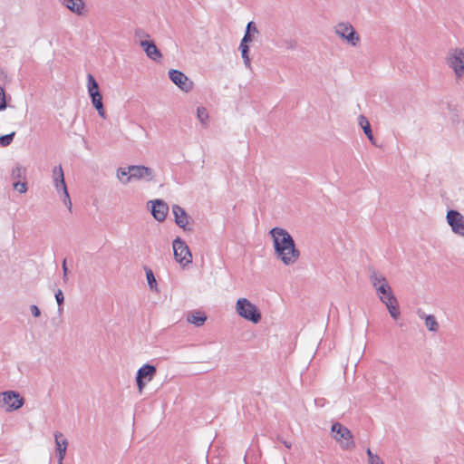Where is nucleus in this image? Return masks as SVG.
Returning a JSON list of instances; mask_svg holds the SVG:
<instances>
[{"label":"nucleus","instance_id":"obj_1","mask_svg":"<svg viewBox=\"0 0 464 464\" xmlns=\"http://www.w3.org/2000/svg\"><path fill=\"white\" fill-rule=\"evenodd\" d=\"M273 239V246L276 257L285 266L295 264L299 256L300 251L295 247L292 236L282 227H274L269 231Z\"/></svg>","mask_w":464,"mask_h":464},{"label":"nucleus","instance_id":"obj_2","mask_svg":"<svg viewBox=\"0 0 464 464\" xmlns=\"http://www.w3.org/2000/svg\"><path fill=\"white\" fill-rule=\"evenodd\" d=\"M445 63L453 72L456 81L464 78V47L450 48L446 54Z\"/></svg>","mask_w":464,"mask_h":464},{"label":"nucleus","instance_id":"obj_3","mask_svg":"<svg viewBox=\"0 0 464 464\" xmlns=\"http://www.w3.org/2000/svg\"><path fill=\"white\" fill-rule=\"evenodd\" d=\"M331 433L342 450H352L355 448L353 433L342 423L334 422L331 427Z\"/></svg>","mask_w":464,"mask_h":464},{"label":"nucleus","instance_id":"obj_4","mask_svg":"<svg viewBox=\"0 0 464 464\" xmlns=\"http://www.w3.org/2000/svg\"><path fill=\"white\" fill-rule=\"evenodd\" d=\"M370 281L382 304L395 297L387 279L382 274L372 270L370 274Z\"/></svg>","mask_w":464,"mask_h":464},{"label":"nucleus","instance_id":"obj_5","mask_svg":"<svg viewBox=\"0 0 464 464\" xmlns=\"http://www.w3.org/2000/svg\"><path fill=\"white\" fill-rule=\"evenodd\" d=\"M235 308L240 317L253 324H258L262 318L258 308L246 298H238Z\"/></svg>","mask_w":464,"mask_h":464},{"label":"nucleus","instance_id":"obj_6","mask_svg":"<svg viewBox=\"0 0 464 464\" xmlns=\"http://www.w3.org/2000/svg\"><path fill=\"white\" fill-rule=\"evenodd\" d=\"M52 179L54 188L58 193L62 192V200L63 204L72 211V201L64 180V174L61 165L55 166L53 169Z\"/></svg>","mask_w":464,"mask_h":464},{"label":"nucleus","instance_id":"obj_7","mask_svg":"<svg viewBox=\"0 0 464 464\" xmlns=\"http://www.w3.org/2000/svg\"><path fill=\"white\" fill-rule=\"evenodd\" d=\"M87 88L89 95L92 99V103L97 110L98 114L102 118H105V111L102 103V97L99 92V85L94 77L92 74L87 75Z\"/></svg>","mask_w":464,"mask_h":464},{"label":"nucleus","instance_id":"obj_8","mask_svg":"<svg viewBox=\"0 0 464 464\" xmlns=\"http://www.w3.org/2000/svg\"><path fill=\"white\" fill-rule=\"evenodd\" d=\"M24 403V399L15 391L0 392V405L5 406L7 412L20 409Z\"/></svg>","mask_w":464,"mask_h":464},{"label":"nucleus","instance_id":"obj_9","mask_svg":"<svg viewBox=\"0 0 464 464\" xmlns=\"http://www.w3.org/2000/svg\"><path fill=\"white\" fill-rule=\"evenodd\" d=\"M334 33L345 40L352 46H356L360 42V36L353 27V25L348 22L339 23L334 27Z\"/></svg>","mask_w":464,"mask_h":464},{"label":"nucleus","instance_id":"obj_10","mask_svg":"<svg viewBox=\"0 0 464 464\" xmlns=\"http://www.w3.org/2000/svg\"><path fill=\"white\" fill-rule=\"evenodd\" d=\"M175 260L182 266H185L192 262V256L187 244L177 237L172 243Z\"/></svg>","mask_w":464,"mask_h":464},{"label":"nucleus","instance_id":"obj_11","mask_svg":"<svg viewBox=\"0 0 464 464\" xmlns=\"http://www.w3.org/2000/svg\"><path fill=\"white\" fill-rule=\"evenodd\" d=\"M156 372V367L149 363L144 364L138 370L136 382L140 393H142L146 383L154 378Z\"/></svg>","mask_w":464,"mask_h":464},{"label":"nucleus","instance_id":"obj_12","mask_svg":"<svg viewBox=\"0 0 464 464\" xmlns=\"http://www.w3.org/2000/svg\"><path fill=\"white\" fill-rule=\"evenodd\" d=\"M169 77L171 82L177 85L181 91L188 92L193 89V82L182 72L175 69L169 71Z\"/></svg>","mask_w":464,"mask_h":464},{"label":"nucleus","instance_id":"obj_13","mask_svg":"<svg viewBox=\"0 0 464 464\" xmlns=\"http://www.w3.org/2000/svg\"><path fill=\"white\" fill-rule=\"evenodd\" d=\"M446 219L454 234L464 237V216L457 210H449Z\"/></svg>","mask_w":464,"mask_h":464},{"label":"nucleus","instance_id":"obj_14","mask_svg":"<svg viewBox=\"0 0 464 464\" xmlns=\"http://www.w3.org/2000/svg\"><path fill=\"white\" fill-rule=\"evenodd\" d=\"M131 175L129 179L132 180H145L151 181L154 179V170L149 167L142 165H130Z\"/></svg>","mask_w":464,"mask_h":464},{"label":"nucleus","instance_id":"obj_15","mask_svg":"<svg viewBox=\"0 0 464 464\" xmlns=\"http://www.w3.org/2000/svg\"><path fill=\"white\" fill-rule=\"evenodd\" d=\"M148 204H150V213L157 221L162 222L166 219L169 212V206L164 200H150Z\"/></svg>","mask_w":464,"mask_h":464},{"label":"nucleus","instance_id":"obj_16","mask_svg":"<svg viewBox=\"0 0 464 464\" xmlns=\"http://www.w3.org/2000/svg\"><path fill=\"white\" fill-rule=\"evenodd\" d=\"M172 213L175 218V223L181 227L184 231H190L191 227H189V216L185 211L183 208L179 205L172 206Z\"/></svg>","mask_w":464,"mask_h":464},{"label":"nucleus","instance_id":"obj_17","mask_svg":"<svg viewBox=\"0 0 464 464\" xmlns=\"http://www.w3.org/2000/svg\"><path fill=\"white\" fill-rule=\"evenodd\" d=\"M53 436L56 447L57 462L58 464H63L66 456L68 440L61 431H55Z\"/></svg>","mask_w":464,"mask_h":464},{"label":"nucleus","instance_id":"obj_18","mask_svg":"<svg viewBox=\"0 0 464 464\" xmlns=\"http://www.w3.org/2000/svg\"><path fill=\"white\" fill-rule=\"evenodd\" d=\"M140 46L150 59L155 62L161 59L162 54L153 41L142 40L140 41Z\"/></svg>","mask_w":464,"mask_h":464},{"label":"nucleus","instance_id":"obj_19","mask_svg":"<svg viewBox=\"0 0 464 464\" xmlns=\"http://www.w3.org/2000/svg\"><path fill=\"white\" fill-rule=\"evenodd\" d=\"M61 4L77 15L85 14V3L83 0H60Z\"/></svg>","mask_w":464,"mask_h":464},{"label":"nucleus","instance_id":"obj_20","mask_svg":"<svg viewBox=\"0 0 464 464\" xmlns=\"http://www.w3.org/2000/svg\"><path fill=\"white\" fill-rule=\"evenodd\" d=\"M187 321L189 324H194L195 326H202L207 321V316L204 313L200 311H193L189 313L187 316Z\"/></svg>","mask_w":464,"mask_h":464},{"label":"nucleus","instance_id":"obj_21","mask_svg":"<svg viewBox=\"0 0 464 464\" xmlns=\"http://www.w3.org/2000/svg\"><path fill=\"white\" fill-rule=\"evenodd\" d=\"M358 122H359V125L363 130V132L367 136L369 140L372 144H375V140L373 138V135H372V129H371V125H370V122L367 120V118L365 116H363V115H360L359 118H358Z\"/></svg>","mask_w":464,"mask_h":464},{"label":"nucleus","instance_id":"obj_22","mask_svg":"<svg viewBox=\"0 0 464 464\" xmlns=\"http://www.w3.org/2000/svg\"><path fill=\"white\" fill-rule=\"evenodd\" d=\"M131 172L132 170H130V166L119 168L117 169L116 176L121 184L126 185L132 181L131 179H129Z\"/></svg>","mask_w":464,"mask_h":464},{"label":"nucleus","instance_id":"obj_23","mask_svg":"<svg viewBox=\"0 0 464 464\" xmlns=\"http://www.w3.org/2000/svg\"><path fill=\"white\" fill-rule=\"evenodd\" d=\"M384 304L387 307L390 315L393 319L397 320L399 318L401 313L399 310V303H398L396 297H394L393 299H392L388 302H385Z\"/></svg>","mask_w":464,"mask_h":464},{"label":"nucleus","instance_id":"obj_24","mask_svg":"<svg viewBox=\"0 0 464 464\" xmlns=\"http://www.w3.org/2000/svg\"><path fill=\"white\" fill-rule=\"evenodd\" d=\"M425 319V326L427 329L430 332H437L439 329V324L437 322V319L434 315L429 314L424 315Z\"/></svg>","mask_w":464,"mask_h":464},{"label":"nucleus","instance_id":"obj_25","mask_svg":"<svg viewBox=\"0 0 464 464\" xmlns=\"http://www.w3.org/2000/svg\"><path fill=\"white\" fill-rule=\"evenodd\" d=\"M197 118L204 127L208 126V112L205 107H198Z\"/></svg>","mask_w":464,"mask_h":464},{"label":"nucleus","instance_id":"obj_26","mask_svg":"<svg viewBox=\"0 0 464 464\" xmlns=\"http://www.w3.org/2000/svg\"><path fill=\"white\" fill-rule=\"evenodd\" d=\"M239 49L241 51V55H242L245 66L247 69L252 70L251 60L248 55V52H249L248 45H243L242 47H239Z\"/></svg>","mask_w":464,"mask_h":464},{"label":"nucleus","instance_id":"obj_27","mask_svg":"<svg viewBox=\"0 0 464 464\" xmlns=\"http://www.w3.org/2000/svg\"><path fill=\"white\" fill-rule=\"evenodd\" d=\"M26 169L21 165L15 166L12 170L14 179H25Z\"/></svg>","mask_w":464,"mask_h":464},{"label":"nucleus","instance_id":"obj_28","mask_svg":"<svg viewBox=\"0 0 464 464\" xmlns=\"http://www.w3.org/2000/svg\"><path fill=\"white\" fill-rule=\"evenodd\" d=\"M146 278L148 281V285L151 290H156L157 288V282L156 278L154 276V274L151 269L148 268L146 269Z\"/></svg>","mask_w":464,"mask_h":464},{"label":"nucleus","instance_id":"obj_29","mask_svg":"<svg viewBox=\"0 0 464 464\" xmlns=\"http://www.w3.org/2000/svg\"><path fill=\"white\" fill-rule=\"evenodd\" d=\"M366 453L369 464H383L382 459L377 454L372 453L370 449H367Z\"/></svg>","mask_w":464,"mask_h":464},{"label":"nucleus","instance_id":"obj_30","mask_svg":"<svg viewBox=\"0 0 464 464\" xmlns=\"http://www.w3.org/2000/svg\"><path fill=\"white\" fill-rule=\"evenodd\" d=\"M15 135V132H11L6 135L0 136V146L6 147L11 144L13 139Z\"/></svg>","mask_w":464,"mask_h":464},{"label":"nucleus","instance_id":"obj_31","mask_svg":"<svg viewBox=\"0 0 464 464\" xmlns=\"http://www.w3.org/2000/svg\"><path fill=\"white\" fill-rule=\"evenodd\" d=\"M282 46L287 50H295L297 46V43L294 39H285L282 41Z\"/></svg>","mask_w":464,"mask_h":464},{"label":"nucleus","instance_id":"obj_32","mask_svg":"<svg viewBox=\"0 0 464 464\" xmlns=\"http://www.w3.org/2000/svg\"><path fill=\"white\" fill-rule=\"evenodd\" d=\"M55 299H56V302L58 304V306H59V312L61 313L62 310H63V302H64V296H63V291L61 289H58L55 293Z\"/></svg>","mask_w":464,"mask_h":464},{"label":"nucleus","instance_id":"obj_33","mask_svg":"<svg viewBox=\"0 0 464 464\" xmlns=\"http://www.w3.org/2000/svg\"><path fill=\"white\" fill-rule=\"evenodd\" d=\"M13 186L14 188L21 194L25 193L27 191L26 182L15 181L14 182Z\"/></svg>","mask_w":464,"mask_h":464},{"label":"nucleus","instance_id":"obj_34","mask_svg":"<svg viewBox=\"0 0 464 464\" xmlns=\"http://www.w3.org/2000/svg\"><path fill=\"white\" fill-rule=\"evenodd\" d=\"M6 107L5 93L4 89L0 86V111L5 110Z\"/></svg>","mask_w":464,"mask_h":464},{"label":"nucleus","instance_id":"obj_35","mask_svg":"<svg viewBox=\"0 0 464 464\" xmlns=\"http://www.w3.org/2000/svg\"><path fill=\"white\" fill-rule=\"evenodd\" d=\"M252 41V37L250 34L248 33V30H246L245 35L243 39L241 40L239 47H242L243 45H247V43Z\"/></svg>","mask_w":464,"mask_h":464},{"label":"nucleus","instance_id":"obj_36","mask_svg":"<svg viewBox=\"0 0 464 464\" xmlns=\"http://www.w3.org/2000/svg\"><path fill=\"white\" fill-rule=\"evenodd\" d=\"M30 311L34 317H39L41 315V311L35 304L30 305Z\"/></svg>","mask_w":464,"mask_h":464},{"label":"nucleus","instance_id":"obj_37","mask_svg":"<svg viewBox=\"0 0 464 464\" xmlns=\"http://www.w3.org/2000/svg\"><path fill=\"white\" fill-rule=\"evenodd\" d=\"M248 30V33L250 34L251 31L257 33V29L253 22H249L246 25V29Z\"/></svg>","mask_w":464,"mask_h":464},{"label":"nucleus","instance_id":"obj_38","mask_svg":"<svg viewBox=\"0 0 464 464\" xmlns=\"http://www.w3.org/2000/svg\"><path fill=\"white\" fill-rule=\"evenodd\" d=\"M62 266H63V279L66 280L67 274H68V268L66 266V260L65 259L63 260Z\"/></svg>","mask_w":464,"mask_h":464},{"label":"nucleus","instance_id":"obj_39","mask_svg":"<svg viewBox=\"0 0 464 464\" xmlns=\"http://www.w3.org/2000/svg\"><path fill=\"white\" fill-rule=\"evenodd\" d=\"M277 440H280L287 449H290L292 444L286 440H283L280 437H277Z\"/></svg>","mask_w":464,"mask_h":464},{"label":"nucleus","instance_id":"obj_40","mask_svg":"<svg viewBox=\"0 0 464 464\" xmlns=\"http://www.w3.org/2000/svg\"><path fill=\"white\" fill-rule=\"evenodd\" d=\"M135 34L137 36L146 35L147 37H149V34H145L144 31H142L140 29L136 30Z\"/></svg>","mask_w":464,"mask_h":464}]
</instances>
